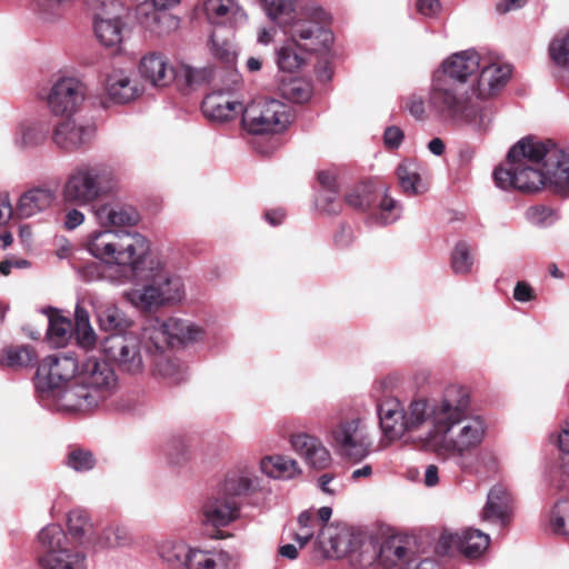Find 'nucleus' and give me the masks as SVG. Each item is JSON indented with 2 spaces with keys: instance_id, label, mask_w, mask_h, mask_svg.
<instances>
[{
  "instance_id": "6e6552de",
  "label": "nucleus",
  "mask_w": 569,
  "mask_h": 569,
  "mask_svg": "<svg viewBox=\"0 0 569 569\" xmlns=\"http://www.w3.org/2000/svg\"><path fill=\"white\" fill-rule=\"evenodd\" d=\"M388 192L387 186L363 180L346 189L343 202L357 212L369 213L380 224H389L397 219L393 214L397 202Z\"/></svg>"
},
{
  "instance_id": "bb28decb",
  "label": "nucleus",
  "mask_w": 569,
  "mask_h": 569,
  "mask_svg": "<svg viewBox=\"0 0 569 569\" xmlns=\"http://www.w3.org/2000/svg\"><path fill=\"white\" fill-rule=\"evenodd\" d=\"M141 77L154 87H167L174 80V69L158 53L144 56L139 64Z\"/></svg>"
},
{
  "instance_id": "0e129e2a",
  "label": "nucleus",
  "mask_w": 569,
  "mask_h": 569,
  "mask_svg": "<svg viewBox=\"0 0 569 569\" xmlns=\"http://www.w3.org/2000/svg\"><path fill=\"white\" fill-rule=\"evenodd\" d=\"M406 108L416 119H422L425 117V101L421 97L415 94L409 97Z\"/></svg>"
},
{
  "instance_id": "39448f33",
  "label": "nucleus",
  "mask_w": 569,
  "mask_h": 569,
  "mask_svg": "<svg viewBox=\"0 0 569 569\" xmlns=\"http://www.w3.org/2000/svg\"><path fill=\"white\" fill-rule=\"evenodd\" d=\"M431 110L442 121L487 130L491 121L488 108L473 102L469 84L438 79L429 97Z\"/></svg>"
},
{
  "instance_id": "ddd939ff",
  "label": "nucleus",
  "mask_w": 569,
  "mask_h": 569,
  "mask_svg": "<svg viewBox=\"0 0 569 569\" xmlns=\"http://www.w3.org/2000/svg\"><path fill=\"white\" fill-rule=\"evenodd\" d=\"M330 436L333 448L343 457L360 461L370 453L372 439L361 418L341 420L331 429Z\"/></svg>"
},
{
  "instance_id": "f704fd0d",
  "label": "nucleus",
  "mask_w": 569,
  "mask_h": 569,
  "mask_svg": "<svg viewBox=\"0 0 569 569\" xmlns=\"http://www.w3.org/2000/svg\"><path fill=\"white\" fill-rule=\"evenodd\" d=\"M204 12L208 20L218 26L231 22L238 16H243V11L234 0H207Z\"/></svg>"
},
{
  "instance_id": "5701e85b",
  "label": "nucleus",
  "mask_w": 569,
  "mask_h": 569,
  "mask_svg": "<svg viewBox=\"0 0 569 569\" xmlns=\"http://www.w3.org/2000/svg\"><path fill=\"white\" fill-rule=\"evenodd\" d=\"M292 449L313 468L323 469L329 466L331 456L322 442L308 433H296L290 437Z\"/></svg>"
},
{
  "instance_id": "58836bf2",
  "label": "nucleus",
  "mask_w": 569,
  "mask_h": 569,
  "mask_svg": "<svg viewBox=\"0 0 569 569\" xmlns=\"http://www.w3.org/2000/svg\"><path fill=\"white\" fill-rule=\"evenodd\" d=\"M227 555L224 552L213 553L204 550H190L186 565L187 569H222L221 562H224Z\"/></svg>"
},
{
  "instance_id": "c9c22d12",
  "label": "nucleus",
  "mask_w": 569,
  "mask_h": 569,
  "mask_svg": "<svg viewBox=\"0 0 569 569\" xmlns=\"http://www.w3.org/2000/svg\"><path fill=\"white\" fill-rule=\"evenodd\" d=\"M72 332L76 343L84 350H91L97 343V335L90 325L89 312L80 306L76 307Z\"/></svg>"
},
{
  "instance_id": "052dcab7",
  "label": "nucleus",
  "mask_w": 569,
  "mask_h": 569,
  "mask_svg": "<svg viewBox=\"0 0 569 569\" xmlns=\"http://www.w3.org/2000/svg\"><path fill=\"white\" fill-rule=\"evenodd\" d=\"M385 144L390 149H396L400 146L403 139V132L398 127H388L383 134Z\"/></svg>"
},
{
  "instance_id": "09e8293b",
  "label": "nucleus",
  "mask_w": 569,
  "mask_h": 569,
  "mask_svg": "<svg viewBox=\"0 0 569 569\" xmlns=\"http://www.w3.org/2000/svg\"><path fill=\"white\" fill-rule=\"evenodd\" d=\"M91 523L88 515L82 510H73L68 516V529L70 535L77 539H81L90 533Z\"/></svg>"
},
{
  "instance_id": "49530a36",
  "label": "nucleus",
  "mask_w": 569,
  "mask_h": 569,
  "mask_svg": "<svg viewBox=\"0 0 569 569\" xmlns=\"http://www.w3.org/2000/svg\"><path fill=\"white\" fill-rule=\"evenodd\" d=\"M283 96L295 103L307 102L312 93L311 86L301 79H292L289 83L284 84Z\"/></svg>"
},
{
  "instance_id": "473e14b6",
  "label": "nucleus",
  "mask_w": 569,
  "mask_h": 569,
  "mask_svg": "<svg viewBox=\"0 0 569 569\" xmlns=\"http://www.w3.org/2000/svg\"><path fill=\"white\" fill-rule=\"evenodd\" d=\"M106 90L113 102L121 104L132 101L139 94L136 81L117 72L108 77Z\"/></svg>"
},
{
  "instance_id": "0eeeda50",
  "label": "nucleus",
  "mask_w": 569,
  "mask_h": 569,
  "mask_svg": "<svg viewBox=\"0 0 569 569\" xmlns=\"http://www.w3.org/2000/svg\"><path fill=\"white\" fill-rule=\"evenodd\" d=\"M116 176L109 166L81 164L72 170L62 187L64 203L87 206L113 191Z\"/></svg>"
},
{
  "instance_id": "338daca9",
  "label": "nucleus",
  "mask_w": 569,
  "mask_h": 569,
  "mask_svg": "<svg viewBox=\"0 0 569 569\" xmlns=\"http://www.w3.org/2000/svg\"><path fill=\"white\" fill-rule=\"evenodd\" d=\"M439 0H417V10L427 17H435L440 11Z\"/></svg>"
},
{
  "instance_id": "b1692460",
  "label": "nucleus",
  "mask_w": 569,
  "mask_h": 569,
  "mask_svg": "<svg viewBox=\"0 0 569 569\" xmlns=\"http://www.w3.org/2000/svg\"><path fill=\"white\" fill-rule=\"evenodd\" d=\"M246 107L242 102L231 101L221 92L208 94L201 104L206 118L216 122H229L234 120Z\"/></svg>"
},
{
  "instance_id": "412c9836",
  "label": "nucleus",
  "mask_w": 569,
  "mask_h": 569,
  "mask_svg": "<svg viewBox=\"0 0 569 569\" xmlns=\"http://www.w3.org/2000/svg\"><path fill=\"white\" fill-rule=\"evenodd\" d=\"M445 77L442 81L461 82L470 84V78L480 68V57L473 50L452 54L442 63Z\"/></svg>"
},
{
  "instance_id": "7c9ffc66",
  "label": "nucleus",
  "mask_w": 569,
  "mask_h": 569,
  "mask_svg": "<svg viewBox=\"0 0 569 569\" xmlns=\"http://www.w3.org/2000/svg\"><path fill=\"white\" fill-rule=\"evenodd\" d=\"M509 505L510 498L507 490L502 486L492 487L488 493L481 519L505 525L509 512Z\"/></svg>"
},
{
  "instance_id": "1a4fd4ad",
  "label": "nucleus",
  "mask_w": 569,
  "mask_h": 569,
  "mask_svg": "<svg viewBox=\"0 0 569 569\" xmlns=\"http://www.w3.org/2000/svg\"><path fill=\"white\" fill-rule=\"evenodd\" d=\"M41 569H88L86 555L70 547L68 538L58 525H50L39 533Z\"/></svg>"
},
{
  "instance_id": "4be33fe9",
  "label": "nucleus",
  "mask_w": 569,
  "mask_h": 569,
  "mask_svg": "<svg viewBox=\"0 0 569 569\" xmlns=\"http://www.w3.org/2000/svg\"><path fill=\"white\" fill-rule=\"evenodd\" d=\"M239 506L234 498L218 492L210 497L202 507L204 522L216 528L226 527L238 518Z\"/></svg>"
},
{
  "instance_id": "6e6d98bb",
  "label": "nucleus",
  "mask_w": 569,
  "mask_h": 569,
  "mask_svg": "<svg viewBox=\"0 0 569 569\" xmlns=\"http://www.w3.org/2000/svg\"><path fill=\"white\" fill-rule=\"evenodd\" d=\"M42 361V358H0V367L7 370H18L29 365L36 366Z\"/></svg>"
},
{
  "instance_id": "9b49d317",
  "label": "nucleus",
  "mask_w": 569,
  "mask_h": 569,
  "mask_svg": "<svg viewBox=\"0 0 569 569\" xmlns=\"http://www.w3.org/2000/svg\"><path fill=\"white\" fill-rule=\"evenodd\" d=\"M143 338L154 347L157 352L163 353L167 348H176L181 345L198 342L206 336L203 328L193 323H187L177 318L148 320L143 327Z\"/></svg>"
},
{
  "instance_id": "e2e57ef3",
  "label": "nucleus",
  "mask_w": 569,
  "mask_h": 569,
  "mask_svg": "<svg viewBox=\"0 0 569 569\" xmlns=\"http://www.w3.org/2000/svg\"><path fill=\"white\" fill-rule=\"evenodd\" d=\"M209 77L207 69H192L187 68L184 70V78L188 86L200 84L204 82Z\"/></svg>"
},
{
  "instance_id": "dca6fc26",
  "label": "nucleus",
  "mask_w": 569,
  "mask_h": 569,
  "mask_svg": "<svg viewBox=\"0 0 569 569\" xmlns=\"http://www.w3.org/2000/svg\"><path fill=\"white\" fill-rule=\"evenodd\" d=\"M410 559L403 541L391 537L381 545L370 536L363 541V551H361V563L365 566L378 563L383 568L399 567L403 569L405 563Z\"/></svg>"
},
{
  "instance_id": "6ab92c4d",
  "label": "nucleus",
  "mask_w": 569,
  "mask_h": 569,
  "mask_svg": "<svg viewBox=\"0 0 569 569\" xmlns=\"http://www.w3.org/2000/svg\"><path fill=\"white\" fill-rule=\"evenodd\" d=\"M490 538L478 529H465L460 533H442L437 546L441 555H449L453 550L460 551L467 558L479 557L489 546Z\"/></svg>"
},
{
  "instance_id": "ea45409f",
  "label": "nucleus",
  "mask_w": 569,
  "mask_h": 569,
  "mask_svg": "<svg viewBox=\"0 0 569 569\" xmlns=\"http://www.w3.org/2000/svg\"><path fill=\"white\" fill-rule=\"evenodd\" d=\"M302 52L293 42H288L278 51L277 63L279 68L288 72L298 70L306 62Z\"/></svg>"
},
{
  "instance_id": "774afa93",
  "label": "nucleus",
  "mask_w": 569,
  "mask_h": 569,
  "mask_svg": "<svg viewBox=\"0 0 569 569\" xmlns=\"http://www.w3.org/2000/svg\"><path fill=\"white\" fill-rule=\"evenodd\" d=\"M84 220V216L78 209H71L67 212L64 219V227L68 230H73L79 227Z\"/></svg>"
},
{
  "instance_id": "7ed1b4c3",
  "label": "nucleus",
  "mask_w": 569,
  "mask_h": 569,
  "mask_svg": "<svg viewBox=\"0 0 569 569\" xmlns=\"http://www.w3.org/2000/svg\"><path fill=\"white\" fill-rule=\"evenodd\" d=\"M496 186L503 190L537 192L543 186L556 193L569 191V153L550 140L525 137L508 152L506 162L493 171Z\"/></svg>"
},
{
  "instance_id": "f8f14e48",
  "label": "nucleus",
  "mask_w": 569,
  "mask_h": 569,
  "mask_svg": "<svg viewBox=\"0 0 569 569\" xmlns=\"http://www.w3.org/2000/svg\"><path fill=\"white\" fill-rule=\"evenodd\" d=\"M149 263V273L144 278L150 282L137 293V306L151 309L166 302L179 301L183 295L181 278L171 276L159 261L150 260Z\"/></svg>"
},
{
  "instance_id": "393cba45",
  "label": "nucleus",
  "mask_w": 569,
  "mask_h": 569,
  "mask_svg": "<svg viewBox=\"0 0 569 569\" xmlns=\"http://www.w3.org/2000/svg\"><path fill=\"white\" fill-rule=\"evenodd\" d=\"M94 129L91 126H78L74 120L67 117L53 131V141L61 149L71 151L87 143Z\"/></svg>"
},
{
  "instance_id": "a211bd4d",
  "label": "nucleus",
  "mask_w": 569,
  "mask_h": 569,
  "mask_svg": "<svg viewBox=\"0 0 569 569\" xmlns=\"http://www.w3.org/2000/svg\"><path fill=\"white\" fill-rule=\"evenodd\" d=\"M370 535L361 531H355L346 525L325 526L319 532L320 542L331 549L336 557H345L358 553L361 562V551H363V541L369 539Z\"/></svg>"
},
{
  "instance_id": "37998d69",
  "label": "nucleus",
  "mask_w": 569,
  "mask_h": 569,
  "mask_svg": "<svg viewBox=\"0 0 569 569\" xmlns=\"http://www.w3.org/2000/svg\"><path fill=\"white\" fill-rule=\"evenodd\" d=\"M130 542V536L126 528L120 526L107 527L97 538L96 546L98 548H116L122 547Z\"/></svg>"
},
{
  "instance_id": "a878e982",
  "label": "nucleus",
  "mask_w": 569,
  "mask_h": 569,
  "mask_svg": "<svg viewBox=\"0 0 569 569\" xmlns=\"http://www.w3.org/2000/svg\"><path fill=\"white\" fill-rule=\"evenodd\" d=\"M481 443L482 441L475 448L460 455H452V457L459 458L458 466L465 473L487 478L495 475L498 470L496 456L490 451H480L476 456H468V453L477 449ZM443 458L448 459V457ZM449 458H451V456H449Z\"/></svg>"
},
{
  "instance_id": "864d4df0",
  "label": "nucleus",
  "mask_w": 569,
  "mask_h": 569,
  "mask_svg": "<svg viewBox=\"0 0 569 569\" xmlns=\"http://www.w3.org/2000/svg\"><path fill=\"white\" fill-rule=\"evenodd\" d=\"M170 8H162L158 13V24L156 34L163 36L177 30L180 26V18L170 13Z\"/></svg>"
},
{
  "instance_id": "4d7b16f0",
  "label": "nucleus",
  "mask_w": 569,
  "mask_h": 569,
  "mask_svg": "<svg viewBox=\"0 0 569 569\" xmlns=\"http://www.w3.org/2000/svg\"><path fill=\"white\" fill-rule=\"evenodd\" d=\"M72 0H37L39 10L49 16L56 17L59 14L61 8L69 4Z\"/></svg>"
},
{
  "instance_id": "f3484780",
  "label": "nucleus",
  "mask_w": 569,
  "mask_h": 569,
  "mask_svg": "<svg viewBox=\"0 0 569 569\" xmlns=\"http://www.w3.org/2000/svg\"><path fill=\"white\" fill-rule=\"evenodd\" d=\"M87 87L76 78H61L47 96L49 109L56 116L71 117L83 102Z\"/></svg>"
},
{
  "instance_id": "79ce46f5",
  "label": "nucleus",
  "mask_w": 569,
  "mask_h": 569,
  "mask_svg": "<svg viewBox=\"0 0 569 569\" xmlns=\"http://www.w3.org/2000/svg\"><path fill=\"white\" fill-rule=\"evenodd\" d=\"M550 530L556 535L569 536V500L558 501L549 517Z\"/></svg>"
},
{
  "instance_id": "a18cd8bd",
  "label": "nucleus",
  "mask_w": 569,
  "mask_h": 569,
  "mask_svg": "<svg viewBox=\"0 0 569 569\" xmlns=\"http://www.w3.org/2000/svg\"><path fill=\"white\" fill-rule=\"evenodd\" d=\"M48 132V127L22 124L19 129L20 137L17 138V143L22 147L38 146L44 141Z\"/></svg>"
},
{
  "instance_id": "4468645a",
  "label": "nucleus",
  "mask_w": 569,
  "mask_h": 569,
  "mask_svg": "<svg viewBox=\"0 0 569 569\" xmlns=\"http://www.w3.org/2000/svg\"><path fill=\"white\" fill-rule=\"evenodd\" d=\"M93 16V31L106 47H113L122 41L120 21L122 4L119 0H84Z\"/></svg>"
},
{
  "instance_id": "de8ad7c7",
  "label": "nucleus",
  "mask_w": 569,
  "mask_h": 569,
  "mask_svg": "<svg viewBox=\"0 0 569 569\" xmlns=\"http://www.w3.org/2000/svg\"><path fill=\"white\" fill-rule=\"evenodd\" d=\"M96 465V459L91 451L74 448L67 456V466L77 472L91 470Z\"/></svg>"
},
{
  "instance_id": "603ef678",
  "label": "nucleus",
  "mask_w": 569,
  "mask_h": 569,
  "mask_svg": "<svg viewBox=\"0 0 569 569\" xmlns=\"http://www.w3.org/2000/svg\"><path fill=\"white\" fill-rule=\"evenodd\" d=\"M549 52L557 64L569 68V34L553 39Z\"/></svg>"
},
{
  "instance_id": "bf43d9fd",
  "label": "nucleus",
  "mask_w": 569,
  "mask_h": 569,
  "mask_svg": "<svg viewBox=\"0 0 569 569\" xmlns=\"http://www.w3.org/2000/svg\"><path fill=\"white\" fill-rule=\"evenodd\" d=\"M318 181L322 188V191H339V184L337 176L329 170H322L318 172Z\"/></svg>"
},
{
  "instance_id": "aec40b11",
  "label": "nucleus",
  "mask_w": 569,
  "mask_h": 569,
  "mask_svg": "<svg viewBox=\"0 0 569 569\" xmlns=\"http://www.w3.org/2000/svg\"><path fill=\"white\" fill-rule=\"evenodd\" d=\"M511 69L506 64L492 63L481 69L477 80H472L469 89L477 98L488 99L498 94L507 84Z\"/></svg>"
},
{
  "instance_id": "423d86ee",
  "label": "nucleus",
  "mask_w": 569,
  "mask_h": 569,
  "mask_svg": "<svg viewBox=\"0 0 569 569\" xmlns=\"http://www.w3.org/2000/svg\"><path fill=\"white\" fill-rule=\"evenodd\" d=\"M89 250L107 263L128 267L134 273L144 271L150 244L138 232L104 230L89 240Z\"/></svg>"
},
{
  "instance_id": "e433bc0d",
  "label": "nucleus",
  "mask_w": 569,
  "mask_h": 569,
  "mask_svg": "<svg viewBox=\"0 0 569 569\" xmlns=\"http://www.w3.org/2000/svg\"><path fill=\"white\" fill-rule=\"evenodd\" d=\"M180 3V0H150L144 1L137 7V19L139 23L150 32L156 34L158 24V13L162 8H173Z\"/></svg>"
},
{
  "instance_id": "13d9d810",
  "label": "nucleus",
  "mask_w": 569,
  "mask_h": 569,
  "mask_svg": "<svg viewBox=\"0 0 569 569\" xmlns=\"http://www.w3.org/2000/svg\"><path fill=\"white\" fill-rule=\"evenodd\" d=\"M118 366L124 372L139 375L143 371L146 363L143 358H120Z\"/></svg>"
},
{
  "instance_id": "c756f323",
  "label": "nucleus",
  "mask_w": 569,
  "mask_h": 569,
  "mask_svg": "<svg viewBox=\"0 0 569 569\" xmlns=\"http://www.w3.org/2000/svg\"><path fill=\"white\" fill-rule=\"evenodd\" d=\"M99 223L103 227L134 226L139 221V213L132 207L102 204L94 209Z\"/></svg>"
},
{
  "instance_id": "5fc2aeb1",
  "label": "nucleus",
  "mask_w": 569,
  "mask_h": 569,
  "mask_svg": "<svg viewBox=\"0 0 569 569\" xmlns=\"http://www.w3.org/2000/svg\"><path fill=\"white\" fill-rule=\"evenodd\" d=\"M558 447L560 450L561 467L569 473V422L561 429L558 437Z\"/></svg>"
},
{
  "instance_id": "72a5a7b5",
  "label": "nucleus",
  "mask_w": 569,
  "mask_h": 569,
  "mask_svg": "<svg viewBox=\"0 0 569 569\" xmlns=\"http://www.w3.org/2000/svg\"><path fill=\"white\" fill-rule=\"evenodd\" d=\"M397 178L402 192L407 196H417L426 191L419 173L418 164L412 160L402 161L397 168Z\"/></svg>"
},
{
  "instance_id": "3c124183",
  "label": "nucleus",
  "mask_w": 569,
  "mask_h": 569,
  "mask_svg": "<svg viewBox=\"0 0 569 569\" xmlns=\"http://www.w3.org/2000/svg\"><path fill=\"white\" fill-rule=\"evenodd\" d=\"M252 486V479L247 475L229 476L222 485V492L234 498L247 492Z\"/></svg>"
},
{
  "instance_id": "680f3d73",
  "label": "nucleus",
  "mask_w": 569,
  "mask_h": 569,
  "mask_svg": "<svg viewBox=\"0 0 569 569\" xmlns=\"http://www.w3.org/2000/svg\"><path fill=\"white\" fill-rule=\"evenodd\" d=\"M513 298L520 302L531 301L536 298L533 289L525 281L517 282L513 290Z\"/></svg>"
},
{
  "instance_id": "2f4dec72",
  "label": "nucleus",
  "mask_w": 569,
  "mask_h": 569,
  "mask_svg": "<svg viewBox=\"0 0 569 569\" xmlns=\"http://www.w3.org/2000/svg\"><path fill=\"white\" fill-rule=\"evenodd\" d=\"M261 471L273 479H292L300 473L297 461L286 456H267L260 460Z\"/></svg>"
},
{
  "instance_id": "c03bdc74",
  "label": "nucleus",
  "mask_w": 569,
  "mask_h": 569,
  "mask_svg": "<svg viewBox=\"0 0 569 569\" xmlns=\"http://www.w3.org/2000/svg\"><path fill=\"white\" fill-rule=\"evenodd\" d=\"M473 258L467 242L460 241L456 244L451 254V267L455 273L466 274L471 270Z\"/></svg>"
},
{
  "instance_id": "8fccbe9b",
  "label": "nucleus",
  "mask_w": 569,
  "mask_h": 569,
  "mask_svg": "<svg viewBox=\"0 0 569 569\" xmlns=\"http://www.w3.org/2000/svg\"><path fill=\"white\" fill-rule=\"evenodd\" d=\"M343 198L340 199L339 191H321L317 198V208L327 214H338L343 207Z\"/></svg>"
},
{
  "instance_id": "a19ab883",
  "label": "nucleus",
  "mask_w": 569,
  "mask_h": 569,
  "mask_svg": "<svg viewBox=\"0 0 569 569\" xmlns=\"http://www.w3.org/2000/svg\"><path fill=\"white\" fill-rule=\"evenodd\" d=\"M151 373L161 378L179 380L181 366L179 358H147Z\"/></svg>"
},
{
  "instance_id": "4c0bfd02",
  "label": "nucleus",
  "mask_w": 569,
  "mask_h": 569,
  "mask_svg": "<svg viewBox=\"0 0 569 569\" xmlns=\"http://www.w3.org/2000/svg\"><path fill=\"white\" fill-rule=\"evenodd\" d=\"M190 550L181 541H166L159 547V556L172 568H186Z\"/></svg>"
},
{
  "instance_id": "c85d7f7f",
  "label": "nucleus",
  "mask_w": 569,
  "mask_h": 569,
  "mask_svg": "<svg viewBox=\"0 0 569 569\" xmlns=\"http://www.w3.org/2000/svg\"><path fill=\"white\" fill-rule=\"evenodd\" d=\"M49 326L46 338L51 348H64L73 337L72 321L59 313L57 309L48 310Z\"/></svg>"
},
{
  "instance_id": "20e7f679",
  "label": "nucleus",
  "mask_w": 569,
  "mask_h": 569,
  "mask_svg": "<svg viewBox=\"0 0 569 569\" xmlns=\"http://www.w3.org/2000/svg\"><path fill=\"white\" fill-rule=\"evenodd\" d=\"M268 17L274 21L300 51L312 53L329 48L333 37L325 23L327 12L315 8L296 18L295 0H262Z\"/></svg>"
},
{
  "instance_id": "f257e3e1",
  "label": "nucleus",
  "mask_w": 569,
  "mask_h": 569,
  "mask_svg": "<svg viewBox=\"0 0 569 569\" xmlns=\"http://www.w3.org/2000/svg\"><path fill=\"white\" fill-rule=\"evenodd\" d=\"M379 422L389 441L408 437L419 440L439 457L463 453L485 440L487 423L470 413L468 391L460 386L448 387L432 402L413 400L407 409L393 397L378 403Z\"/></svg>"
},
{
  "instance_id": "f03ea898",
  "label": "nucleus",
  "mask_w": 569,
  "mask_h": 569,
  "mask_svg": "<svg viewBox=\"0 0 569 569\" xmlns=\"http://www.w3.org/2000/svg\"><path fill=\"white\" fill-rule=\"evenodd\" d=\"M117 358H42L34 376L37 392L58 410L86 412L118 389Z\"/></svg>"
},
{
  "instance_id": "69168bd1",
  "label": "nucleus",
  "mask_w": 569,
  "mask_h": 569,
  "mask_svg": "<svg viewBox=\"0 0 569 569\" xmlns=\"http://www.w3.org/2000/svg\"><path fill=\"white\" fill-rule=\"evenodd\" d=\"M403 569H440V565L431 558L418 560L417 558L410 557L405 563Z\"/></svg>"
},
{
  "instance_id": "2eb2a0df",
  "label": "nucleus",
  "mask_w": 569,
  "mask_h": 569,
  "mask_svg": "<svg viewBox=\"0 0 569 569\" xmlns=\"http://www.w3.org/2000/svg\"><path fill=\"white\" fill-rule=\"evenodd\" d=\"M99 328L110 336L102 341L104 356H129V347L124 343V333L133 326L127 315L114 305L101 306L97 310Z\"/></svg>"
},
{
  "instance_id": "9d476101",
  "label": "nucleus",
  "mask_w": 569,
  "mask_h": 569,
  "mask_svg": "<svg viewBox=\"0 0 569 569\" xmlns=\"http://www.w3.org/2000/svg\"><path fill=\"white\" fill-rule=\"evenodd\" d=\"M241 122L251 134L280 133L291 122L290 107L276 99L259 98L244 108Z\"/></svg>"
},
{
  "instance_id": "cd10ccee",
  "label": "nucleus",
  "mask_w": 569,
  "mask_h": 569,
  "mask_svg": "<svg viewBox=\"0 0 569 569\" xmlns=\"http://www.w3.org/2000/svg\"><path fill=\"white\" fill-rule=\"evenodd\" d=\"M56 199L49 188H33L21 194L16 211L20 218H29L51 207Z\"/></svg>"
}]
</instances>
